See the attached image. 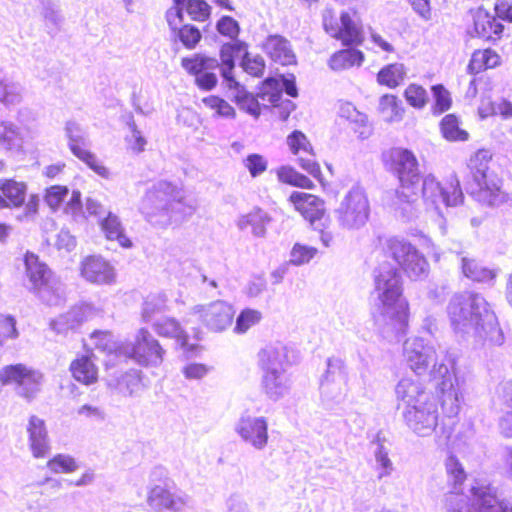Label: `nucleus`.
<instances>
[{"mask_svg":"<svg viewBox=\"0 0 512 512\" xmlns=\"http://www.w3.org/2000/svg\"><path fill=\"white\" fill-rule=\"evenodd\" d=\"M371 296L383 316L394 320H407L410 317L409 304L403 296L401 276L390 264L384 263L375 269Z\"/></svg>","mask_w":512,"mask_h":512,"instance_id":"1","label":"nucleus"},{"mask_svg":"<svg viewBox=\"0 0 512 512\" xmlns=\"http://www.w3.org/2000/svg\"><path fill=\"white\" fill-rule=\"evenodd\" d=\"M92 337L97 339L96 348L107 353H114L118 358H130L144 367L157 366L163 360L162 347L156 339L143 330L139 332L132 344L116 348H114L111 336L106 332H95Z\"/></svg>","mask_w":512,"mask_h":512,"instance_id":"2","label":"nucleus"},{"mask_svg":"<svg viewBox=\"0 0 512 512\" xmlns=\"http://www.w3.org/2000/svg\"><path fill=\"white\" fill-rule=\"evenodd\" d=\"M492 154L488 149H479L468 161V168L476 188L474 197L489 206H498L507 200V194L501 190V179L490 170Z\"/></svg>","mask_w":512,"mask_h":512,"instance_id":"3","label":"nucleus"},{"mask_svg":"<svg viewBox=\"0 0 512 512\" xmlns=\"http://www.w3.org/2000/svg\"><path fill=\"white\" fill-rule=\"evenodd\" d=\"M147 199L156 209V214L167 223L182 222L194 212L181 189L168 181H160L147 191Z\"/></svg>","mask_w":512,"mask_h":512,"instance_id":"4","label":"nucleus"},{"mask_svg":"<svg viewBox=\"0 0 512 512\" xmlns=\"http://www.w3.org/2000/svg\"><path fill=\"white\" fill-rule=\"evenodd\" d=\"M23 261L26 277L31 284L30 290L46 304L58 300L59 293L50 268L30 251L24 254Z\"/></svg>","mask_w":512,"mask_h":512,"instance_id":"5","label":"nucleus"},{"mask_svg":"<svg viewBox=\"0 0 512 512\" xmlns=\"http://www.w3.org/2000/svg\"><path fill=\"white\" fill-rule=\"evenodd\" d=\"M369 212L368 196L360 185H353L335 210L340 225L348 229L362 227L368 220Z\"/></svg>","mask_w":512,"mask_h":512,"instance_id":"6","label":"nucleus"},{"mask_svg":"<svg viewBox=\"0 0 512 512\" xmlns=\"http://www.w3.org/2000/svg\"><path fill=\"white\" fill-rule=\"evenodd\" d=\"M450 320H493L496 314L478 293L465 291L452 296L447 307Z\"/></svg>","mask_w":512,"mask_h":512,"instance_id":"7","label":"nucleus"},{"mask_svg":"<svg viewBox=\"0 0 512 512\" xmlns=\"http://www.w3.org/2000/svg\"><path fill=\"white\" fill-rule=\"evenodd\" d=\"M28 184L16 178L0 179V209H19L24 207L26 216H33L39 210L38 194L28 196Z\"/></svg>","mask_w":512,"mask_h":512,"instance_id":"8","label":"nucleus"},{"mask_svg":"<svg viewBox=\"0 0 512 512\" xmlns=\"http://www.w3.org/2000/svg\"><path fill=\"white\" fill-rule=\"evenodd\" d=\"M421 192L425 203L434 206L436 209L440 205L456 206L463 200L460 182L455 175H451L444 185L437 181L433 175H426L421 181Z\"/></svg>","mask_w":512,"mask_h":512,"instance_id":"9","label":"nucleus"},{"mask_svg":"<svg viewBox=\"0 0 512 512\" xmlns=\"http://www.w3.org/2000/svg\"><path fill=\"white\" fill-rule=\"evenodd\" d=\"M42 374L24 364L4 366L0 370V384L15 385L22 397L31 399L39 391Z\"/></svg>","mask_w":512,"mask_h":512,"instance_id":"10","label":"nucleus"},{"mask_svg":"<svg viewBox=\"0 0 512 512\" xmlns=\"http://www.w3.org/2000/svg\"><path fill=\"white\" fill-rule=\"evenodd\" d=\"M410 428L421 436L429 435L437 426V405L427 398L420 405L409 406L404 414Z\"/></svg>","mask_w":512,"mask_h":512,"instance_id":"11","label":"nucleus"},{"mask_svg":"<svg viewBox=\"0 0 512 512\" xmlns=\"http://www.w3.org/2000/svg\"><path fill=\"white\" fill-rule=\"evenodd\" d=\"M181 66L189 74L195 77L196 85L202 90H212L218 83L217 76L206 70L216 67V60L203 54H193L181 59Z\"/></svg>","mask_w":512,"mask_h":512,"instance_id":"12","label":"nucleus"},{"mask_svg":"<svg viewBox=\"0 0 512 512\" xmlns=\"http://www.w3.org/2000/svg\"><path fill=\"white\" fill-rule=\"evenodd\" d=\"M400 185L395 192L394 209L403 219L410 220L416 216L415 204L418 202L421 191L420 177H400Z\"/></svg>","mask_w":512,"mask_h":512,"instance_id":"13","label":"nucleus"},{"mask_svg":"<svg viewBox=\"0 0 512 512\" xmlns=\"http://www.w3.org/2000/svg\"><path fill=\"white\" fill-rule=\"evenodd\" d=\"M286 143L290 152L298 157L300 166L314 177H319L316 153L306 135L300 130H294L287 136Z\"/></svg>","mask_w":512,"mask_h":512,"instance_id":"14","label":"nucleus"},{"mask_svg":"<svg viewBox=\"0 0 512 512\" xmlns=\"http://www.w3.org/2000/svg\"><path fill=\"white\" fill-rule=\"evenodd\" d=\"M80 274L89 283L95 285H111L116 274L113 266L102 256L89 255L80 263Z\"/></svg>","mask_w":512,"mask_h":512,"instance_id":"15","label":"nucleus"},{"mask_svg":"<svg viewBox=\"0 0 512 512\" xmlns=\"http://www.w3.org/2000/svg\"><path fill=\"white\" fill-rule=\"evenodd\" d=\"M325 31L344 45H359L363 41L362 26L349 12H342L339 22H325Z\"/></svg>","mask_w":512,"mask_h":512,"instance_id":"16","label":"nucleus"},{"mask_svg":"<svg viewBox=\"0 0 512 512\" xmlns=\"http://www.w3.org/2000/svg\"><path fill=\"white\" fill-rule=\"evenodd\" d=\"M475 502L461 501L452 512H512V507L498 499L495 493L483 489H475Z\"/></svg>","mask_w":512,"mask_h":512,"instance_id":"17","label":"nucleus"},{"mask_svg":"<svg viewBox=\"0 0 512 512\" xmlns=\"http://www.w3.org/2000/svg\"><path fill=\"white\" fill-rule=\"evenodd\" d=\"M241 438L257 449H262L268 441L267 422L262 417H241L237 426Z\"/></svg>","mask_w":512,"mask_h":512,"instance_id":"18","label":"nucleus"},{"mask_svg":"<svg viewBox=\"0 0 512 512\" xmlns=\"http://www.w3.org/2000/svg\"><path fill=\"white\" fill-rule=\"evenodd\" d=\"M29 448L35 458H45L50 452L46 423L36 415L29 417L27 425Z\"/></svg>","mask_w":512,"mask_h":512,"instance_id":"19","label":"nucleus"},{"mask_svg":"<svg viewBox=\"0 0 512 512\" xmlns=\"http://www.w3.org/2000/svg\"><path fill=\"white\" fill-rule=\"evenodd\" d=\"M69 372L72 378L82 385H93L99 380V369L92 353L77 355L70 362Z\"/></svg>","mask_w":512,"mask_h":512,"instance_id":"20","label":"nucleus"},{"mask_svg":"<svg viewBox=\"0 0 512 512\" xmlns=\"http://www.w3.org/2000/svg\"><path fill=\"white\" fill-rule=\"evenodd\" d=\"M263 49L271 60L280 65L288 66L296 63L291 45L283 36H268L263 43Z\"/></svg>","mask_w":512,"mask_h":512,"instance_id":"21","label":"nucleus"},{"mask_svg":"<svg viewBox=\"0 0 512 512\" xmlns=\"http://www.w3.org/2000/svg\"><path fill=\"white\" fill-rule=\"evenodd\" d=\"M474 33L485 40H496L501 37L504 26L489 12L477 9L473 15Z\"/></svg>","mask_w":512,"mask_h":512,"instance_id":"22","label":"nucleus"},{"mask_svg":"<svg viewBox=\"0 0 512 512\" xmlns=\"http://www.w3.org/2000/svg\"><path fill=\"white\" fill-rule=\"evenodd\" d=\"M148 504L156 511L179 512L186 506L187 501L182 497H175L165 487L155 486L149 491Z\"/></svg>","mask_w":512,"mask_h":512,"instance_id":"23","label":"nucleus"},{"mask_svg":"<svg viewBox=\"0 0 512 512\" xmlns=\"http://www.w3.org/2000/svg\"><path fill=\"white\" fill-rule=\"evenodd\" d=\"M289 200L310 223H314L319 218L320 199L318 196L295 191L291 193Z\"/></svg>","mask_w":512,"mask_h":512,"instance_id":"24","label":"nucleus"},{"mask_svg":"<svg viewBox=\"0 0 512 512\" xmlns=\"http://www.w3.org/2000/svg\"><path fill=\"white\" fill-rule=\"evenodd\" d=\"M69 148L75 157L85 163L97 175L102 178H109V169L98 160L97 156L87 148L84 142L73 139L69 143Z\"/></svg>","mask_w":512,"mask_h":512,"instance_id":"25","label":"nucleus"},{"mask_svg":"<svg viewBox=\"0 0 512 512\" xmlns=\"http://www.w3.org/2000/svg\"><path fill=\"white\" fill-rule=\"evenodd\" d=\"M388 247L393 259L402 268L404 273L406 272V264L411 265L416 260L415 258L422 255L411 243L399 238L391 239Z\"/></svg>","mask_w":512,"mask_h":512,"instance_id":"26","label":"nucleus"},{"mask_svg":"<svg viewBox=\"0 0 512 512\" xmlns=\"http://www.w3.org/2000/svg\"><path fill=\"white\" fill-rule=\"evenodd\" d=\"M100 226L107 240L116 241L122 248L126 249L133 246L132 240L126 235L125 230L116 215L108 213L101 221Z\"/></svg>","mask_w":512,"mask_h":512,"instance_id":"27","label":"nucleus"},{"mask_svg":"<svg viewBox=\"0 0 512 512\" xmlns=\"http://www.w3.org/2000/svg\"><path fill=\"white\" fill-rule=\"evenodd\" d=\"M377 111L384 121L394 123L403 119L405 108L396 95L384 94L379 99Z\"/></svg>","mask_w":512,"mask_h":512,"instance_id":"28","label":"nucleus"},{"mask_svg":"<svg viewBox=\"0 0 512 512\" xmlns=\"http://www.w3.org/2000/svg\"><path fill=\"white\" fill-rule=\"evenodd\" d=\"M365 60L362 51L357 49H343L334 53L328 64L334 71H342L352 67H360Z\"/></svg>","mask_w":512,"mask_h":512,"instance_id":"29","label":"nucleus"},{"mask_svg":"<svg viewBox=\"0 0 512 512\" xmlns=\"http://www.w3.org/2000/svg\"><path fill=\"white\" fill-rule=\"evenodd\" d=\"M407 75V69L402 63L385 65L377 74V82L380 85L394 89L401 85Z\"/></svg>","mask_w":512,"mask_h":512,"instance_id":"30","label":"nucleus"},{"mask_svg":"<svg viewBox=\"0 0 512 512\" xmlns=\"http://www.w3.org/2000/svg\"><path fill=\"white\" fill-rule=\"evenodd\" d=\"M248 49V44L244 41L236 40L233 42L224 43L219 52L220 56V70L221 71H234L235 68V57L241 55Z\"/></svg>","mask_w":512,"mask_h":512,"instance_id":"31","label":"nucleus"},{"mask_svg":"<svg viewBox=\"0 0 512 512\" xmlns=\"http://www.w3.org/2000/svg\"><path fill=\"white\" fill-rule=\"evenodd\" d=\"M397 165L398 177H419L417 159L412 152L406 149H397L393 154Z\"/></svg>","mask_w":512,"mask_h":512,"instance_id":"32","label":"nucleus"},{"mask_svg":"<svg viewBox=\"0 0 512 512\" xmlns=\"http://www.w3.org/2000/svg\"><path fill=\"white\" fill-rule=\"evenodd\" d=\"M461 269L465 277L477 282L489 281L495 277L492 270L482 266L474 258L466 256L461 258Z\"/></svg>","mask_w":512,"mask_h":512,"instance_id":"33","label":"nucleus"},{"mask_svg":"<svg viewBox=\"0 0 512 512\" xmlns=\"http://www.w3.org/2000/svg\"><path fill=\"white\" fill-rule=\"evenodd\" d=\"M276 176L279 182L293 187L311 189L314 187L312 181L305 175L299 173L294 167L284 165L276 169Z\"/></svg>","mask_w":512,"mask_h":512,"instance_id":"34","label":"nucleus"},{"mask_svg":"<svg viewBox=\"0 0 512 512\" xmlns=\"http://www.w3.org/2000/svg\"><path fill=\"white\" fill-rule=\"evenodd\" d=\"M499 61L500 57L495 51L491 49L478 50L473 53L468 69L471 73L476 74L483 70L496 67Z\"/></svg>","mask_w":512,"mask_h":512,"instance_id":"35","label":"nucleus"},{"mask_svg":"<svg viewBox=\"0 0 512 512\" xmlns=\"http://www.w3.org/2000/svg\"><path fill=\"white\" fill-rule=\"evenodd\" d=\"M339 114L342 118L347 119L357 127L363 128L362 131H359L360 137L366 138L369 135L370 130L367 127V116L359 112L354 105L348 102L341 104Z\"/></svg>","mask_w":512,"mask_h":512,"instance_id":"36","label":"nucleus"},{"mask_svg":"<svg viewBox=\"0 0 512 512\" xmlns=\"http://www.w3.org/2000/svg\"><path fill=\"white\" fill-rule=\"evenodd\" d=\"M440 128L443 137L448 141H465L468 139V133L459 127V121L453 114L446 115Z\"/></svg>","mask_w":512,"mask_h":512,"instance_id":"37","label":"nucleus"},{"mask_svg":"<svg viewBox=\"0 0 512 512\" xmlns=\"http://www.w3.org/2000/svg\"><path fill=\"white\" fill-rule=\"evenodd\" d=\"M171 30L175 33L183 46L188 50L196 48L202 39L201 31L192 24H185L181 27L177 25L176 29Z\"/></svg>","mask_w":512,"mask_h":512,"instance_id":"38","label":"nucleus"},{"mask_svg":"<svg viewBox=\"0 0 512 512\" xmlns=\"http://www.w3.org/2000/svg\"><path fill=\"white\" fill-rule=\"evenodd\" d=\"M263 388L271 397H277L286 390V378L276 370H267L263 377Z\"/></svg>","mask_w":512,"mask_h":512,"instance_id":"39","label":"nucleus"},{"mask_svg":"<svg viewBox=\"0 0 512 512\" xmlns=\"http://www.w3.org/2000/svg\"><path fill=\"white\" fill-rule=\"evenodd\" d=\"M203 104L215 112L216 116L233 119L236 111L225 99L217 95H209L202 99Z\"/></svg>","mask_w":512,"mask_h":512,"instance_id":"40","label":"nucleus"},{"mask_svg":"<svg viewBox=\"0 0 512 512\" xmlns=\"http://www.w3.org/2000/svg\"><path fill=\"white\" fill-rule=\"evenodd\" d=\"M184 8L191 20L196 22H205L211 15V7L205 0H187Z\"/></svg>","mask_w":512,"mask_h":512,"instance_id":"41","label":"nucleus"},{"mask_svg":"<svg viewBox=\"0 0 512 512\" xmlns=\"http://www.w3.org/2000/svg\"><path fill=\"white\" fill-rule=\"evenodd\" d=\"M118 387L127 396L139 392L143 387L141 372L134 371L133 373L124 374L118 381Z\"/></svg>","mask_w":512,"mask_h":512,"instance_id":"42","label":"nucleus"},{"mask_svg":"<svg viewBox=\"0 0 512 512\" xmlns=\"http://www.w3.org/2000/svg\"><path fill=\"white\" fill-rule=\"evenodd\" d=\"M68 194L69 189L67 186L52 185L45 189L44 200L53 211H56L60 208Z\"/></svg>","mask_w":512,"mask_h":512,"instance_id":"43","label":"nucleus"},{"mask_svg":"<svg viewBox=\"0 0 512 512\" xmlns=\"http://www.w3.org/2000/svg\"><path fill=\"white\" fill-rule=\"evenodd\" d=\"M404 97L409 105L422 109L428 102L427 91L418 84H410L404 91Z\"/></svg>","mask_w":512,"mask_h":512,"instance_id":"44","label":"nucleus"},{"mask_svg":"<svg viewBox=\"0 0 512 512\" xmlns=\"http://www.w3.org/2000/svg\"><path fill=\"white\" fill-rule=\"evenodd\" d=\"M47 467L53 473H71L78 465L71 456L57 454L47 461Z\"/></svg>","mask_w":512,"mask_h":512,"instance_id":"45","label":"nucleus"},{"mask_svg":"<svg viewBox=\"0 0 512 512\" xmlns=\"http://www.w3.org/2000/svg\"><path fill=\"white\" fill-rule=\"evenodd\" d=\"M241 109L247 113L258 117L261 114V106L255 96L248 91H240L232 99Z\"/></svg>","mask_w":512,"mask_h":512,"instance_id":"46","label":"nucleus"},{"mask_svg":"<svg viewBox=\"0 0 512 512\" xmlns=\"http://www.w3.org/2000/svg\"><path fill=\"white\" fill-rule=\"evenodd\" d=\"M241 67L243 70L253 77H262L265 72V61L259 56H251L246 50L241 61Z\"/></svg>","mask_w":512,"mask_h":512,"instance_id":"47","label":"nucleus"},{"mask_svg":"<svg viewBox=\"0 0 512 512\" xmlns=\"http://www.w3.org/2000/svg\"><path fill=\"white\" fill-rule=\"evenodd\" d=\"M22 100V94L18 87L0 80V103L10 107L17 105Z\"/></svg>","mask_w":512,"mask_h":512,"instance_id":"48","label":"nucleus"},{"mask_svg":"<svg viewBox=\"0 0 512 512\" xmlns=\"http://www.w3.org/2000/svg\"><path fill=\"white\" fill-rule=\"evenodd\" d=\"M317 254V248L296 243L291 250L290 263L302 265L308 263Z\"/></svg>","mask_w":512,"mask_h":512,"instance_id":"49","label":"nucleus"},{"mask_svg":"<svg viewBox=\"0 0 512 512\" xmlns=\"http://www.w3.org/2000/svg\"><path fill=\"white\" fill-rule=\"evenodd\" d=\"M445 468L448 476L455 485H460L466 480V472L456 456H448L445 462Z\"/></svg>","mask_w":512,"mask_h":512,"instance_id":"50","label":"nucleus"},{"mask_svg":"<svg viewBox=\"0 0 512 512\" xmlns=\"http://www.w3.org/2000/svg\"><path fill=\"white\" fill-rule=\"evenodd\" d=\"M243 164L253 178L263 174L268 167V162L265 157L257 153L249 154L243 160Z\"/></svg>","mask_w":512,"mask_h":512,"instance_id":"51","label":"nucleus"},{"mask_svg":"<svg viewBox=\"0 0 512 512\" xmlns=\"http://www.w3.org/2000/svg\"><path fill=\"white\" fill-rule=\"evenodd\" d=\"M431 357V351L429 349H424L421 351L417 350H408L407 351V360L409 362L410 368L415 372H419L420 370L426 369L429 364V358Z\"/></svg>","mask_w":512,"mask_h":512,"instance_id":"52","label":"nucleus"},{"mask_svg":"<svg viewBox=\"0 0 512 512\" xmlns=\"http://www.w3.org/2000/svg\"><path fill=\"white\" fill-rule=\"evenodd\" d=\"M127 148L134 153L144 151L146 139L143 137L140 130L137 129L134 123L129 125V134L125 137Z\"/></svg>","mask_w":512,"mask_h":512,"instance_id":"53","label":"nucleus"},{"mask_svg":"<svg viewBox=\"0 0 512 512\" xmlns=\"http://www.w3.org/2000/svg\"><path fill=\"white\" fill-rule=\"evenodd\" d=\"M432 92L435 98L434 113L441 114L447 111L451 106L450 93L442 85L433 86Z\"/></svg>","mask_w":512,"mask_h":512,"instance_id":"54","label":"nucleus"},{"mask_svg":"<svg viewBox=\"0 0 512 512\" xmlns=\"http://www.w3.org/2000/svg\"><path fill=\"white\" fill-rule=\"evenodd\" d=\"M410 264H406V272L405 274L413 280L423 279L428 275L429 265L426 258L421 255L418 258H415Z\"/></svg>","mask_w":512,"mask_h":512,"instance_id":"55","label":"nucleus"},{"mask_svg":"<svg viewBox=\"0 0 512 512\" xmlns=\"http://www.w3.org/2000/svg\"><path fill=\"white\" fill-rule=\"evenodd\" d=\"M286 359V353L279 351L277 347L272 345L265 347L259 352V362L263 367H267L274 363H281Z\"/></svg>","mask_w":512,"mask_h":512,"instance_id":"56","label":"nucleus"},{"mask_svg":"<svg viewBox=\"0 0 512 512\" xmlns=\"http://www.w3.org/2000/svg\"><path fill=\"white\" fill-rule=\"evenodd\" d=\"M208 315L214 320H232L235 316V310L230 304L217 301L209 306Z\"/></svg>","mask_w":512,"mask_h":512,"instance_id":"57","label":"nucleus"},{"mask_svg":"<svg viewBox=\"0 0 512 512\" xmlns=\"http://www.w3.org/2000/svg\"><path fill=\"white\" fill-rule=\"evenodd\" d=\"M216 28L221 35L231 39H235L240 33L238 22L230 16L221 17L216 24Z\"/></svg>","mask_w":512,"mask_h":512,"instance_id":"58","label":"nucleus"},{"mask_svg":"<svg viewBox=\"0 0 512 512\" xmlns=\"http://www.w3.org/2000/svg\"><path fill=\"white\" fill-rule=\"evenodd\" d=\"M174 7L166 11L165 17L171 29H176L177 25L183 22L182 6L185 5L187 0H172Z\"/></svg>","mask_w":512,"mask_h":512,"instance_id":"59","label":"nucleus"},{"mask_svg":"<svg viewBox=\"0 0 512 512\" xmlns=\"http://www.w3.org/2000/svg\"><path fill=\"white\" fill-rule=\"evenodd\" d=\"M211 367L202 363H190L183 368V374L187 379H202L208 374Z\"/></svg>","mask_w":512,"mask_h":512,"instance_id":"60","label":"nucleus"},{"mask_svg":"<svg viewBox=\"0 0 512 512\" xmlns=\"http://www.w3.org/2000/svg\"><path fill=\"white\" fill-rule=\"evenodd\" d=\"M73 316L75 318H88L96 315L97 308L92 303L81 302L73 306Z\"/></svg>","mask_w":512,"mask_h":512,"instance_id":"61","label":"nucleus"},{"mask_svg":"<svg viewBox=\"0 0 512 512\" xmlns=\"http://www.w3.org/2000/svg\"><path fill=\"white\" fill-rule=\"evenodd\" d=\"M17 136L15 126L7 121H0V143L10 144Z\"/></svg>","mask_w":512,"mask_h":512,"instance_id":"62","label":"nucleus"},{"mask_svg":"<svg viewBox=\"0 0 512 512\" xmlns=\"http://www.w3.org/2000/svg\"><path fill=\"white\" fill-rule=\"evenodd\" d=\"M495 12L500 19L512 22V0H497Z\"/></svg>","mask_w":512,"mask_h":512,"instance_id":"63","label":"nucleus"},{"mask_svg":"<svg viewBox=\"0 0 512 512\" xmlns=\"http://www.w3.org/2000/svg\"><path fill=\"white\" fill-rule=\"evenodd\" d=\"M413 10L424 20L431 19L430 0H408Z\"/></svg>","mask_w":512,"mask_h":512,"instance_id":"64","label":"nucleus"}]
</instances>
